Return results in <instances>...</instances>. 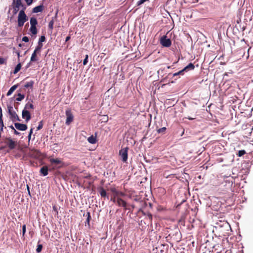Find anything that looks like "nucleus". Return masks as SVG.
<instances>
[{
    "mask_svg": "<svg viewBox=\"0 0 253 253\" xmlns=\"http://www.w3.org/2000/svg\"><path fill=\"white\" fill-rule=\"evenodd\" d=\"M54 23V18L52 17V19L50 20V21L49 22V24H48V28L50 30H52L53 29Z\"/></svg>",
    "mask_w": 253,
    "mask_h": 253,
    "instance_id": "nucleus-27",
    "label": "nucleus"
},
{
    "mask_svg": "<svg viewBox=\"0 0 253 253\" xmlns=\"http://www.w3.org/2000/svg\"><path fill=\"white\" fill-rule=\"evenodd\" d=\"M125 196V194L124 192H121V191H119V192H118V197L119 196Z\"/></svg>",
    "mask_w": 253,
    "mask_h": 253,
    "instance_id": "nucleus-48",
    "label": "nucleus"
},
{
    "mask_svg": "<svg viewBox=\"0 0 253 253\" xmlns=\"http://www.w3.org/2000/svg\"><path fill=\"white\" fill-rule=\"evenodd\" d=\"M34 109V107L32 103L30 102H28L25 105L24 109H26L27 110H33Z\"/></svg>",
    "mask_w": 253,
    "mask_h": 253,
    "instance_id": "nucleus-16",
    "label": "nucleus"
},
{
    "mask_svg": "<svg viewBox=\"0 0 253 253\" xmlns=\"http://www.w3.org/2000/svg\"><path fill=\"white\" fill-rule=\"evenodd\" d=\"M21 151L24 153L23 159L27 157L34 159H38L41 156V153L37 150L30 149L28 152L24 150L23 149H21Z\"/></svg>",
    "mask_w": 253,
    "mask_h": 253,
    "instance_id": "nucleus-1",
    "label": "nucleus"
},
{
    "mask_svg": "<svg viewBox=\"0 0 253 253\" xmlns=\"http://www.w3.org/2000/svg\"><path fill=\"white\" fill-rule=\"evenodd\" d=\"M53 210H56V207H55V206H54V207H53Z\"/></svg>",
    "mask_w": 253,
    "mask_h": 253,
    "instance_id": "nucleus-59",
    "label": "nucleus"
},
{
    "mask_svg": "<svg viewBox=\"0 0 253 253\" xmlns=\"http://www.w3.org/2000/svg\"><path fill=\"white\" fill-rule=\"evenodd\" d=\"M17 55H18V57H19V56H20L19 52H17Z\"/></svg>",
    "mask_w": 253,
    "mask_h": 253,
    "instance_id": "nucleus-57",
    "label": "nucleus"
},
{
    "mask_svg": "<svg viewBox=\"0 0 253 253\" xmlns=\"http://www.w3.org/2000/svg\"><path fill=\"white\" fill-rule=\"evenodd\" d=\"M18 97L16 98V100L18 101H22L25 97V96L24 94H22L21 93H18L17 94Z\"/></svg>",
    "mask_w": 253,
    "mask_h": 253,
    "instance_id": "nucleus-29",
    "label": "nucleus"
},
{
    "mask_svg": "<svg viewBox=\"0 0 253 253\" xmlns=\"http://www.w3.org/2000/svg\"><path fill=\"white\" fill-rule=\"evenodd\" d=\"M26 231V226L25 224L22 226V236L24 237Z\"/></svg>",
    "mask_w": 253,
    "mask_h": 253,
    "instance_id": "nucleus-39",
    "label": "nucleus"
},
{
    "mask_svg": "<svg viewBox=\"0 0 253 253\" xmlns=\"http://www.w3.org/2000/svg\"><path fill=\"white\" fill-rule=\"evenodd\" d=\"M14 126L18 130L21 131L26 130L27 129V126L26 125L18 123H15Z\"/></svg>",
    "mask_w": 253,
    "mask_h": 253,
    "instance_id": "nucleus-11",
    "label": "nucleus"
},
{
    "mask_svg": "<svg viewBox=\"0 0 253 253\" xmlns=\"http://www.w3.org/2000/svg\"><path fill=\"white\" fill-rule=\"evenodd\" d=\"M195 68V66L192 63H189L187 66H186L183 69L185 72H187L189 70H193Z\"/></svg>",
    "mask_w": 253,
    "mask_h": 253,
    "instance_id": "nucleus-20",
    "label": "nucleus"
},
{
    "mask_svg": "<svg viewBox=\"0 0 253 253\" xmlns=\"http://www.w3.org/2000/svg\"><path fill=\"white\" fill-rule=\"evenodd\" d=\"M48 168L47 166H43L41 168L40 172L43 175L46 176L48 174Z\"/></svg>",
    "mask_w": 253,
    "mask_h": 253,
    "instance_id": "nucleus-15",
    "label": "nucleus"
},
{
    "mask_svg": "<svg viewBox=\"0 0 253 253\" xmlns=\"http://www.w3.org/2000/svg\"><path fill=\"white\" fill-rule=\"evenodd\" d=\"M70 39V36H67L66 38V40L65 41L66 42H67L68 41H69V40Z\"/></svg>",
    "mask_w": 253,
    "mask_h": 253,
    "instance_id": "nucleus-51",
    "label": "nucleus"
},
{
    "mask_svg": "<svg viewBox=\"0 0 253 253\" xmlns=\"http://www.w3.org/2000/svg\"><path fill=\"white\" fill-rule=\"evenodd\" d=\"M184 72H185V71L183 69L182 70L179 71V72H178L177 73H174L173 74V77L178 76V75H182H182H184Z\"/></svg>",
    "mask_w": 253,
    "mask_h": 253,
    "instance_id": "nucleus-30",
    "label": "nucleus"
},
{
    "mask_svg": "<svg viewBox=\"0 0 253 253\" xmlns=\"http://www.w3.org/2000/svg\"><path fill=\"white\" fill-rule=\"evenodd\" d=\"M8 112L10 115V118L12 122L20 121L19 116L13 110V107L11 105L7 106Z\"/></svg>",
    "mask_w": 253,
    "mask_h": 253,
    "instance_id": "nucleus-3",
    "label": "nucleus"
},
{
    "mask_svg": "<svg viewBox=\"0 0 253 253\" xmlns=\"http://www.w3.org/2000/svg\"><path fill=\"white\" fill-rule=\"evenodd\" d=\"M6 64V59H4L2 57H0V65Z\"/></svg>",
    "mask_w": 253,
    "mask_h": 253,
    "instance_id": "nucleus-36",
    "label": "nucleus"
},
{
    "mask_svg": "<svg viewBox=\"0 0 253 253\" xmlns=\"http://www.w3.org/2000/svg\"><path fill=\"white\" fill-rule=\"evenodd\" d=\"M22 117L26 123L29 122L31 119V114L29 111L23 109L22 112Z\"/></svg>",
    "mask_w": 253,
    "mask_h": 253,
    "instance_id": "nucleus-7",
    "label": "nucleus"
},
{
    "mask_svg": "<svg viewBox=\"0 0 253 253\" xmlns=\"http://www.w3.org/2000/svg\"><path fill=\"white\" fill-rule=\"evenodd\" d=\"M9 127H10L12 130H14L15 129V128H14V126H9Z\"/></svg>",
    "mask_w": 253,
    "mask_h": 253,
    "instance_id": "nucleus-54",
    "label": "nucleus"
},
{
    "mask_svg": "<svg viewBox=\"0 0 253 253\" xmlns=\"http://www.w3.org/2000/svg\"><path fill=\"white\" fill-rule=\"evenodd\" d=\"M94 134H95V136L92 135L87 138V141L90 144H94L96 143L97 142V140H96L97 133L95 132Z\"/></svg>",
    "mask_w": 253,
    "mask_h": 253,
    "instance_id": "nucleus-13",
    "label": "nucleus"
},
{
    "mask_svg": "<svg viewBox=\"0 0 253 253\" xmlns=\"http://www.w3.org/2000/svg\"><path fill=\"white\" fill-rule=\"evenodd\" d=\"M25 0L27 4L28 5H31L33 1V0Z\"/></svg>",
    "mask_w": 253,
    "mask_h": 253,
    "instance_id": "nucleus-47",
    "label": "nucleus"
},
{
    "mask_svg": "<svg viewBox=\"0 0 253 253\" xmlns=\"http://www.w3.org/2000/svg\"><path fill=\"white\" fill-rule=\"evenodd\" d=\"M42 244H39L37 246V248L36 249V251L37 253H40L42 251Z\"/></svg>",
    "mask_w": 253,
    "mask_h": 253,
    "instance_id": "nucleus-34",
    "label": "nucleus"
},
{
    "mask_svg": "<svg viewBox=\"0 0 253 253\" xmlns=\"http://www.w3.org/2000/svg\"><path fill=\"white\" fill-rule=\"evenodd\" d=\"M88 56L87 54H86L85 55V58H84V60L83 61V64L84 65H86L88 62Z\"/></svg>",
    "mask_w": 253,
    "mask_h": 253,
    "instance_id": "nucleus-42",
    "label": "nucleus"
},
{
    "mask_svg": "<svg viewBox=\"0 0 253 253\" xmlns=\"http://www.w3.org/2000/svg\"><path fill=\"white\" fill-rule=\"evenodd\" d=\"M34 84V81H31L27 82L24 85V87L27 88H30V89H33Z\"/></svg>",
    "mask_w": 253,
    "mask_h": 253,
    "instance_id": "nucleus-17",
    "label": "nucleus"
},
{
    "mask_svg": "<svg viewBox=\"0 0 253 253\" xmlns=\"http://www.w3.org/2000/svg\"><path fill=\"white\" fill-rule=\"evenodd\" d=\"M110 191L113 193V196L118 197L119 191H118L115 187H111L110 188Z\"/></svg>",
    "mask_w": 253,
    "mask_h": 253,
    "instance_id": "nucleus-22",
    "label": "nucleus"
},
{
    "mask_svg": "<svg viewBox=\"0 0 253 253\" xmlns=\"http://www.w3.org/2000/svg\"><path fill=\"white\" fill-rule=\"evenodd\" d=\"M65 114L67 117L66 124L69 125L73 121V115L71 112V111L69 109L66 111Z\"/></svg>",
    "mask_w": 253,
    "mask_h": 253,
    "instance_id": "nucleus-8",
    "label": "nucleus"
},
{
    "mask_svg": "<svg viewBox=\"0 0 253 253\" xmlns=\"http://www.w3.org/2000/svg\"><path fill=\"white\" fill-rule=\"evenodd\" d=\"M147 216H148V218L149 221L150 222H151L152 220V218H153L152 215L151 213H149L147 214Z\"/></svg>",
    "mask_w": 253,
    "mask_h": 253,
    "instance_id": "nucleus-46",
    "label": "nucleus"
},
{
    "mask_svg": "<svg viewBox=\"0 0 253 253\" xmlns=\"http://www.w3.org/2000/svg\"><path fill=\"white\" fill-rule=\"evenodd\" d=\"M246 153V152L244 150H240L238 151V153L237 154V155L238 157H242L244 155H245Z\"/></svg>",
    "mask_w": 253,
    "mask_h": 253,
    "instance_id": "nucleus-31",
    "label": "nucleus"
},
{
    "mask_svg": "<svg viewBox=\"0 0 253 253\" xmlns=\"http://www.w3.org/2000/svg\"><path fill=\"white\" fill-rule=\"evenodd\" d=\"M86 216L87 217L86 221L85 222V224H87L88 226H90V220L91 218L90 213L89 212H87Z\"/></svg>",
    "mask_w": 253,
    "mask_h": 253,
    "instance_id": "nucleus-21",
    "label": "nucleus"
},
{
    "mask_svg": "<svg viewBox=\"0 0 253 253\" xmlns=\"http://www.w3.org/2000/svg\"><path fill=\"white\" fill-rule=\"evenodd\" d=\"M12 5H14L16 7H19L21 6L23 8L22 9H24V10L26 8V6L22 3L21 0H13Z\"/></svg>",
    "mask_w": 253,
    "mask_h": 253,
    "instance_id": "nucleus-12",
    "label": "nucleus"
},
{
    "mask_svg": "<svg viewBox=\"0 0 253 253\" xmlns=\"http://www.w3.org/2000/svg\"><path fill=\"white\" fill-rule=\"evenodd\" d=\"M161 44L164 47H169L171 44V41L168 39L166 36H163L160 40Z\"/></svg>",
    "mask_w": 253,
    "mask_h": 253,
    "instance_id": "nucleus-6",
    "label": "nucleus"
},
{
    "mask_svg": "<svg viewBox=\"0 0 253 253\" xmlns=\"http://www.w3.org/2000/svg\"><path fill=\"white\" fill-rule=\"evenodd\" d=\"M149 0H139L137 3V5H141L142 4L144 3L145 2L147 1H148Z\"/></svg>",
    "mask_w": 253,
    "mask_h": 253,
    "instance_id": "nucleus-41",
    "label": "nucleus"
},
{
    "mask_svg": "<svg viewBox=\"0 0 253 253\" xmlns=\"http://www.w3.org/2000/svg\"><path fill=\"white\" fill-rule=\"evenodd\" d=\"M4 126L2 118H0V131L3 130V127Z\"/></svg>",
    "mask_w": 253,
    "mask_h": 253,
    "instance_id": "nucleus-33",
    "label": "nucleus"
},
{
    "mask_svg": "<svg viewBox=\"0 0 253 253\" xmlns=\"http://www.w3.org/2000/svg\"><path fill=\"white\" fill-rule=\"evenodd\" d=\"M99 192L100 196L101 197H105L106 196V192L105 190L103 187H100L99 188Z\"/></svg>",
    "mask_w": 253,
    "mask_h": 253,
    "instance_id": "nucleus-24",
    "label": "nucleus"
},
{
    "mask_svg": "<svg viewBox=\"0 0 253 253\" xmlns=\"http://www.w3.org/2000/svg\"><path fill=\"white\" fill-rule=\"evenodd\" d=\"M37 53L35 51L33 52L31 57L30 62H36L39 60Z\"/></svg>",
    "mask_w": 253,
    "mask_h": 253,
    "instance_id": "nucleus-18",
    "label": "nucleus"
},
{
    "mask_svg": "<svg viewBox=\"0 0 253 253\" xmlns=\"http://www.w3.org/2000/svg\"><path fill=\"white\" fill-rule=\"evenodd\" d=\"M42 46V43H38V45L36 47L34 51L37 53H40Z\"/></svg>",
    "mask_w": 253,
    "mask_h": 253,
    "instance_id": "nucleus-28",
    "label": "nucleus"
},
{
    "mask_svg": "<svg viewBox=\"0 0 253 253\" xmlns=\"http://www.w3.org/2000/svg\"><path fill=\"white\" fill-rule=\"evenodd\" d=\"M45 41V38L44 36H42L39 39L38 43H42V42Z\"/></svg>",
    "mask_w": 253,
    "mask_h": 253,
    "instance_id": "nucleus-37",
    "label": "nucleus"
},
{
    "mask_svg": "<svg viewBox=\"0 0 253 253\" xmlns=\"http://www.w3.org/2000/svg\"><path fill=\"white\" fill-rule=\"evenodd\" d=\"M5 143L10 150L14 149L17 144V141L13 140L10 137L6 138L5 139Z\"/></svg>",
    "mask_w": 253,
    "mask_h": 253,
    "instance_id": "nucleus-5",
    "label": "nucleus"
},
{
    "mask_svg": "<svg viewBox=\"0 0 253 253\" xmlns=\"http://www.w3.org/2000/svg\"><path fill=\"white\" fill-rule=\"evenodd\" d=\"M15 158H20V155L19 154H16V155H15Z\"/></svg>",
    "mask_w": 253,
    "mask_h": 253,
    "instance_id": "nucleus-53",
    "label": "nucleus"
},
{
    "mask_svg": "<svg viewBox=\"0 0 253 253\" xmlns=\"http://www.w3.org/2000/svg\"><path fill=\"white\" fill-rule=\"evenodd\" d=\"M18 84H15L11 86L7 93V96L10 95L12 92L17 88Z\"/></svg>",
    "mask_w": 253,
    "mask_h": 253,
    "instance_id": "nucleus-19",
    "label": "nucleus"
},
{
    "mask_svg": "<svg viewBox=\"0 0 253 253\" xmlns=\"http://www.w3.org/2000/svg\"><path fill=\"white\" fill-rule=\"evenodd\" d=\"M30 24L31 26H36V25L38 24L37 19L35 17H31L30 19Z\"/></svg>",
    "mask_w": 253,
    "mask_h": 253,
    "instance_id": "nucleus-23",
    "label": "nucleus"
},
{
    "mask_svg": "<svg viewBox=\"0 0 253 253\" xmlns=\"http://www.w3.org/2000/svg\"><path fill=\"white\" fill-rule=\"evenodd\" d=\"M4 148H5V147H4V146H1V147H0V150H2V149H3Z\"/></svg>",
    "mask_w": 253,
    "mask_h": 253,
    "instance_id": "nucleus-56",
    "label": "nucleus"
},
{
    "mask_svg": "<svg viewBox=\"0 0 253 253\" xmlns=\"http://www.w3.org/2000/svg\"><path fill=\"white\" fill-rule=\"evenodd\" d=\"M117 204L118 206L122 207L126 210L127 209V208H126L127 203L126 201H125L122 198H121L120 197H118L117 198Z\"/></svg>",
    "mask_w": 253,
    "mask_h": 253,
    "instance_id": "nucleus-10",
    "label": "nucleus"
},
{
    "mask_svg": "<svg viewBox=\"0 0 253 253\" xmlns=\"http://www.w3.org/2000/svg\"><path fill=\"white\" fill-rule=\"evenodd\" d=\"M168 69H170V66H168Z\"/></svg>",
    "mask_w": 253,
    "mask_h": 253,
    "instance_id": "nucleus-62",
    "label": "nucleus"
},
{
    "mask_svg": "<svg viewBox=\"0 0 253 253\" xmlns=\"http://www.w3.org/2000/svg\"><path fill=\"white\" fill-rule=\"evenodd\" d=\"M51 166L52 167L51 168H50L49 169H48V170L49 171H51V170H55L57 169H59V168H61V166H53V165L52 166Z\"/></svg>",
    "mask_w": 253,
    "mask_h": 253,
    "instance_id": "nucleus-35",
    "label": "nucleus"
},
{
    "mask_svg": "<svg viewBox=\"0 0 253 253\" xmlns=\"http://www.w3.org/2000/svg\"><path fill=\"white\" fill-rule=\"evenodd\" d=\"M30 31L33 35H36L37 34V29L36 26H31Z\"/></svg>",
    "mask_w": 253,
    "mask_h": 253,
    "instance_id": "nucleus-25",
    "label": "nucleus"
},
{
    "mask_svg": "<svg viewBox=\"0 0 253 253\" xmlns=\"http://www.w3.org/2000/svg\"><path fill=\"white\" fill-rule=\"evenodd\" d=\"M221 250H218V251H217V253H221Z\"/></svg>",
    "mask_w": 253,
    "mask_h": 253,
    "instance_id": "nucleus-58",
    "label": "nucleus"
},
{
    "mask_svg": "<svg viewBox=\"0 0 253 253\" xmlns=\"http://www.w3.org/2000/svg\"><path fill=\"white\" fill-rule=\"evenodd\" d=\"M43 127V123H42V121H41L40 122L39 124V125L37 127V130H40L41 129H42Z\"/></svg>",
    "mask_w": 253,
    "mask_h": 253,
    "instance_id": "nucleus-40",
    "label": "nucleus"
},
{
    "mask_svg": "<svg viewBox=\"0 0 253 253\" xmlns=\"http://www.w3.org/2000/svg\"><path fill=\"white\" fill-rule=\"evenodd\" d=\"M117 198H118V197H115L114 196H112L111 198V201H112L114 203H117Z\"/></svg>",
    "mask_w": 253,
    "mask_h": 253,
    "instance_id": "nucleus-43",
    "label": "nucleus"
},
{
    "mask_svg": "<svg viewBox=\"0 0 253 253\" xmlns=\"http://www.w3.org/2000/svg\"><path fill=\"white\" fill-rule=\"evenodd\" d=\"M166 130V127H163L158 129L157 131L159 133H164Z\"/></svg>",
    "mask_w": 253,
    "mask_h": 253,
    "instance_id": "nucleus-38",
    "label": "nucleus"
},
{
    "mask_svg": "<svg viewBox=\"0 0 253 253\" xmlns=\"http://www.w3.org/2000/svg\"><path fill=\"white\" fill-rule=\"evenodd\" d=\"M43 10V5L42 4L34 7L33 9L32 12L33 13H38L42 11Z\"/></svg>",
    "mask_w": 253,
    "mask_h": 253,
    "instance_id": "nucleus-14",
    "label": "nucleus"
},
{
    "mask_svg": "<svg viewBox=\"0 0 253 253\" xmlns=\"http://www.w3.org/2000/svg\"><path fill=\"white\" fill-rule=\"evenodd\" d=\"M128 147L122 148L119 151V156L124 163H126L128 158Z\"/></svg>",
    "mask_w": 253,
    "mask_h": 253,
    "instance_id": "nucleus-4",
    "label": "nucleus"
},
{
    "mask_svg": "<svg viewBox=\"0 0 253 253\" xmlns=\"http://www.w3.org/2000/svg\"><path fill=\"white\" fill-rule=\"evenodd\" d=\"M22 41L26 42H28L29 38L26 36L23 37L22 38Z\"/></svg>",
    "mask_w": 253,
    "mask_h": 253,
    "instance_id": "nucleus-45",
    "label": "nucleus"
},
{
    "mask_svg": "<svg viewBox=\"0 0 253 253\" xmlns=\"http://www.w3.org/2000/svg\"><path fill=\"white\" fill-rule=\"evenodd\" d=\"M2 118V109L0 107V118Z\"/></svg>",
    "mask_w": 253,
    "mask_h": 253,
    "instance_id": "nucleus-50",
    "label": "nucleus"
},
{
    "mask_svg": "<svg viewBox=\"0 0 253 253\" xmlns=\"http://www.w3.org/2000/svg\"><path fill=\"white\" fill-rule=\"evenodd\" d=\"M27 189H28V193L29 194V195H30V190H29V187L28 185L27 186Z\"/></svg>",
    "mask_w": 253,
    "mask_h": 253,
    "instance_id": "nucleus-55",
    "label": "nucleus"
},
{
    "mask_svg": "<svg viewBox=\"0 0 253 253\" xmlns=\"http://www.w3.org/2000/svg\"><path fill=\"white\" fill-rule=\"evenodd\" d=\"M12 7H13V13L14 14H15L19 11L20 7H16L14 5H12Z\"/></svg>",
    "mask_w": 253,
    "mask_h": 253,
    "instance_id": "nucleus-32",
    "label": "nucleus"
},
{
    "mask_svg": "<svg viewBox=\"0 0 253 253\" xmlns=\"http://www.w3.org/2000/svg\"><path fill=\"white\" fill-rule=\"evenodd\" d=\"M49 161L51 166H52L54 164H55V166H57V165H60V166H61V167H62L63 165V162L60 159H58V158L54 159V158H49Z\"/></svg>",
    "mask_w": 253,
    "mask_h": 253,
    "instance_id": "nucleus-9",
    "label": "nucleus"
},
{
    "mask_svg": "<svg viewBox=\"0 0 253 253\" xmlns=\"http://www.w3.org/2000/svg\"><path fill=\"white\" fill-rule=\"evenodd\" d=\"M25 10L22 9L20 11L18 16V26L21 27L28 20V17L25 13Z\"/></svg>",
    "mask_w": 253,
    "mask_h": 253,
    "instance_id": "nucleus-2",
    "label": "nucleus"
},
{
    "mask_svg": "<svg viewBox=\"0 0 253 253\" xmlns=\"http://www.w3.org/2000/svg\"><path fill=\"white\" fill-rule=\"evenodd\" d=\"M13 132L15 135H19L20 132H18L15 129L13 130Z\"/></svg>",
    "mask_w": 253,
    "mask_h": 253,
    "instance_id": "nucleus-49",
    "label": "nucleus"
},
{
    "mask_svg": "<svg viewBox=\"0 0 253 253\" xmlns=\"http://www.w3.org/2000/svg\"><path fill=\"white\" fill-rule=\"evenodd\" d=\"M33 128H32L30 129V131L29 132V135H28V136L29 141H30V140L31 139V135H32V134L33 133Z\"/></svg>",
    "mask_w": 253,
    "mask_h": 253,
    "instance_id": "nucleus-44",
    "label": "nucleus"
},
{
    "mask_svg": "<svg viewBox=\"0 0 253 253\" xmlns=\"http://www.w3.org/2000/svg\"><path fill=\"white\" fill-rule=\"evenodd\" d=\"M216 246H217V247H219V245L218 244H217V245H216V246H215L214 247V248H215V247H216Z\"/></svg>",
    "mask_w": 253,
    "mask_h": 253,
    "instance_id": "nucleus-60",
    "label": "nucleus"
},
{
    "mask_svg": "<svg viewBox=\"0 0 253 253\" xmlns=\"http://www.w3.org/2000/svg\"><path fill=\"white\" fill-rule=\"evenodd\" d=\"M21 68V63H18L15 67V68L13 71V74H16V73H17L20 70Z\"/></svg>",
    "mask_w": 253,
    "mask_h": 253,
    "instance_id": "nucleus-26",
    "label": "nucleus"
},
{
    "mask_svg": "<svg viewBox=\"0 0 253 253\" xmlns=\"http://www.w3.org/2000/svg\"><path fill=\"white\" fill-rule=\"evenodd\" d=\"M132 208H134V206H132Z\"/></svg>",
    "mask_w": 253,
    "mask_h": 253,
    "instance_id": "nucleus-63",
    "label": "nucleus"
},
{
    "mask_svg": "<svg viewBox=\"0 0 253 253\" xmlns=\"http://www.w3.org/2000/svg\"><path fill=\"white\" fill-rule=\"evenodd\" d=\"M187 119H188L189 120H194V118H191V117H188L186 118Z\"/></svg>",
    "mask_w": 253,
    "mask_h": 253,
    "instance_id": "nucleus-52",
    "label": "nucleus"
},
{
    "mask_svg": "<svg viewBox=\"0 0 253 253\" xmlns=\"http://www.w3.org/2000/svg\"><path fill=\"white\" fill-rule=\"evenodd\" d=\"M30 62L29 63L28 65H27L28 67H29L30 66Z\"/></svg>",
    "mask_w": 253,
    "mask_h": 253,
    "instance_id": "nucleus-61",
    "label": "nucleus"
}]
</instances>
